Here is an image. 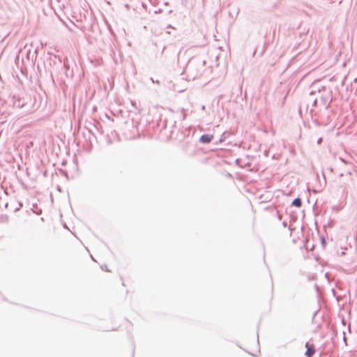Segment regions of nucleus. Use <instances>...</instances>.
Returning a JSON list of instances; mask_svg holds the SVG:
<instances>
[{
    "label": "nucleus",
    "instance_id": "nucleus-1",
    "mask_svg": "<svg viewBox=\"0 0 357 357\" xmlns=\"http://www.w3.org/2000/svg\"><path fill=\"white\" fill-rule=\"evenodd\" d=\"M305 347L307 349L305 355L307 356V357H312L315 353L314 346L312 344H310L308 343H306Z\"/></svg>",
    "mask_w": 357,
    "mask_h": 357
},
{
    "label": "nucleus",
    "instance_id": "nucleus-3",
    "mask_svg": "<svg viewBox=\"0 0 357 357\" xmlns=\"http://www.w3.org/2000/svg\"><path fill=\"white\" fill-rule=\"evenodd\" d=\"M292 204L298 208L301 207V200L299 198H296L293 201Z\"/></svg>",
    "mask_w": 357,
    "mask_h": 357
},
{
    "label": "nucleus",
    "instance_id": "nucleus-2",
    "mask_svg": "<svg viewBox=\"0 0 357 357\" xmlns=\"http://www.w3.org/2000/svg\"><path fill=\"white\" fill-rule=\"evenodd\" d=\"M213 139V135H203L200 137V142L204 144L209 143Z\"/></svg>",
    "mask_w": 357,
    "mask_h": 357
}]
</instances>
